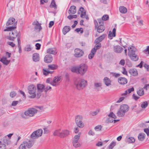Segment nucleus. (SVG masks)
Segmentation results:
<instances>
[{
  "mask_svg": "<svg viewBox=\"0 0 149 149\" xmlns=\"http://www.w3.org/2000/svg\"><path fill=\"white\" fill-rule=\"evenodd\" d=\"M118 82L121 84H125L127 83V80L125 77H120L118 79Z\"/></svg>",
  "mask_w": 149,
  "mask_h": 149,
  "instance_id": "20",
  "label": "nucleus"
},
{
  "mask_svg": "<svg viewBox=\"0 0 149 149\" xmlns=\"http://www.w3.org/2000/svg\"><path fill=\"white\" fill-rule=\"evenodd\" d=\"M76 88L79 90L84 89L87 85V81L83 79H81L75 83Z\"/></svg>",
  "mask_w": 149,
  "mask_h": 149,
  "instance_id": "3",
  "label": "nucleus"
},
{
  "mask_svg": "<svg viewBox=\"0 0 149 149\" xmlns=\"http://www.w3.org/2000/svg\"><path fill=\"white\" fill-rule=\"evenodd\" d=\"M101 19H102L103 21H107L109 20V17L108 15H104L102 17Z\"/></svg>",
  "mask_w": 149,
  "mask_h": 149,
  "instance_id": "42",
  "label": "nucleus"
},
{
  "mask_svg": "<svg viewBox=\"0 0 149 149\" xmlns=\"http://www.w3.org/2000/svg\"><path fill=\"white\" fill-rule=\"evenodd\" d=\"M42 92L39 91H37L36 97L38 99L42 95Z\"/></svg>",
  "mask_w": 149,
  "mask_h": 149,
  "instance_id": "47",
  "label": "nucleus"
},
{
  "mask_svg": "<svg viewBox=\"0 0 149 149\" xmlns=\"http://www.w3.org/2000/svg\"><path fill=\"white\" fill-rule=\"evenodd\" d=\"M131 59L134 61H137L139 59V57L138 56L135 54H133V55L129 56Z\"/></svg>",
  "mask_w": 149,
  "mask_h": 149,
  "instance_id": "32",
  "label": "nucleus"
},
{
  "mask_svg": "<svg viewBox=\"0 0 149 149\" xmlns=\"http://www.w3.org/2000/svg\"><path fill=\"white\" fill-rule=\"evenodd\" d=\"M145 136V134L144 133H141L139 134L138 138L139 141H142L144 139Z\"/></svg>",
  "mask_w": 149,
  "mask_h": 149,
  "instance_id": "26",
  "label": "nucleus"
},
{
  "mask_svg": "<svg viewBox=\"0 0 149 149\" xmlns=\"http://www.w3.org/2000/svg\"><path fill=\"white\" fill-rule=\"evenodd\" d=\"M25 50L26 51H30L31 50V48L30 45H28L26 46V47L25 48Z\"/></svg>",
  "mask_w": 149,
  "mask_h": 149,
  "instance_id": "49",
  "label": "nucleus"
},
{
  "mask_svg": "<svg viewBox=\"0 0 149 149\" xmlns=\"http://www.w3.org/2000/svg\"><path fill=\"white\" fill-rule=\"evenodd\" d=\"M15 29H6L4 30V31H10L9 35L10 36H13V37H17L18 34V33L17 31L15 30Z\"/></svg>",
  "mask_w": 149,
  "mask_h": 149,
  "instance_id": "12",
  "label": "nucleus"
},
{
  "mask_svg": "<svg viewBox=\"0 0 149 149\" xmlns=\"http://www.w3.org/2000/svg\"><path fill=\"white\" fill-rule=\"evenodd\" d=\"M53 79L52 78H47L46 81V82L47 83H49L52 85L53 86H55V85L53 83Z\"/></svg>",
  "mask_w": 149,
  "mask_h": 149,
  "instance_id": "41",
  "label": "nucleus"
},
{
  "mask_svg": "<svg viewBox=\"0 0 149 149\" xmlns=\"http://www.w3.org/2000/svg\"><path fill=\"white\" fill-rule=\"evenodd\" d=\"M102 126L100 125H98L95 127L94 129L95 130H101Z\"/></svg>",
  "mask_w": 149,
  "mask_h": 149,
  "instance_id": "54",
  "label": "nucleus"
},
{
  "mask_svg": "<svg viewBox=\"0 0 149 149\" xmlns=\"http://www.w3.org/2000/svg\"><path fill=\"white\" fill-rule=\"evenodd\" d=\"M102 86L101 83H94V88L97 91H98L100 90L99 88Z\"/></svg>",
  "mask_w": 149,
  "mask_h": 149,
  "instance_id": "37",
  "label": "nucleus"
},
{
  "mask_svg": "<svg viewBox=\"0 0 149 149\" xmlns=\"http://www.w3.org/2000/svg\"><path fill=\"white\" fill-rule=\"evenodd\" d=\"M79 11L81 13L80 15L81 17L83 18V17L86 15V10L84 9L83 7H81L79 8Z\"/></svg>",
  "mask_w": 149,
  "mask_h": 149,
  "instance_id": "33",
  "label": "nucleus"
},
{
  "mask_svg": "<svg viewBox=\"0 0 149 149\" xmlns=\"http://www.w3.org/2000/svg\"><path fill=\"white\" fill-rule=\"evenodd\" d=\"M33 61L35 62H37L39 61L40 57L39 54L37 53L34 54L33 55Z\"/></svg>",
  "mask_w": 149,
  "mask_h": 149,
  "instance_id": "28",
  "label": "nucleus"
},
{
  "mask_svg": "<svg viewBox=\"0 0 149 149\" xmlns=\"http://www.w3.org/2000/svg\"><path fill=\"white\" fill-rule=\"evenodd\" d=\"M51 88V87L50 86H46L45 88V92L46 93L47 92L48 90Z\"/></svg>",
  "mask_w": 149,
  "mask_h": 149,
  "instance_id": "63",
  "label": "nucleus"
},
{
  "mask_svg": "<svg viewBox=\"0 0 149 149\" xmlns=\"http://www.w3.org/2000/svg\"><path fill=\"white\" fill-rule=\"evenodd\" d=\"M6 146L4 143H2L0 145V149H6Z\"/></svg>",
  "mask_w": 149,
  "mask_h": 149,
  "instance_id": "55",
  "label": "nucleus"
},
{
  "mask_svg": "<svg viewBox=\"0 0 149 149\" xmlns=\"http://www.w3.org/2000/svg\"><path fill=\"white\" fill-rule=\"evenodd\" d=\"M113 118L109 117L107 120V121L110 123H112L113 121Z\"/></svg>",
  "mask_w": 149,
  "mask_h": 149,
  "instance_id": "60",
  "label": "nucleus"
},
{
  "mask_svg": "<svg viewBox=\"0 0 149 149\" xmlns=\"http://www.w3.org/2000/svg\"><path fill=\"white\" fill-rule=\"evenodd\" d=\"M143 52L146 54H149V46H147V48L143 51Z\"/></svg>",
  "mask_w": 149,
  "mask_h": 149,
  "instance_id": "51",
  "label": "nucleus"
},
{
  "mask_svg": "<svg viewBox=\"0 0 149 149\" xmlns=\"http://www.w3.org/2000/svg\"><path fill=\"white\" fill-rule=\"evenodd\" d=\"M28 89L29 94L32 95L30 96L29 97L30 98H35L36 96V87L33 85L31 84L28 86Z\"/></svg>",
  "mask_w": 149,
  "mask_h": 149,
  "instance_id": "5",
  "label": "nucleus"
},
{
  "mask_svg": "<svg viewBox=\"0 0 149 149\" xmlns=\"http://www.w3.org/2000/svg\"><path fill=\"white\" fill-rule=\"evenodd\" d=\"M77 17V15H70L67 17V18L70 20H71L73 18H76Z\"/></svg>",
  "mask_w": 149,
  "mask_h": 149,
  "instance_id": "46",
  "label": "nucleus"
},
{
  "mask_svg": "<svg viewBox=\"0 0 149 149\" xmlns=\"http://www.w3.org/2000/svg\"><path fill=\"white\" fill-rule=\"evenodd\" d=\"M82 29H76L75 31L78 33H79V31H80V33H82L83 32V30H81Z\"/></svg>",
  "mask_w": 149,
  "mask_h": 149,
  "instance_id": "62",
  "label": "nucleus"
},
{
  "mask_svg": "<svg viewBox=\"0 0 149 149\" xmlns=\"http://www.w3.org/2000/svg\"><path fill=\"white\" fill-rule=\"evenodd\" d=\"M96 52V49L93 48L91 50V53L88 55V57L90 59H92L94 57V55Z\"/></svg>",
  "mask_w": 149,
  "mask_h": 149,
  "instance_id": "25",
  "label": "nucleus"
},
{
  "mask_svg": "<svg viewBox=\"0 0 149 149\" xmlns=\"http://www.w3.org/2000/svg\"><path fill=\"white\" fill-rule=\"evenodd\" d=\"M53 60L52 56L49 54L46 55L44 58V61L45 63H49L52 62Z\"/></svg>",
  "mask_w": 149,
  "mask_h": 149,
  "instance_id": "14",
  "label": "nucleus"
},
{
  "mask_svg": "<svg viewBox=\"0 0 149 149\" xmlns=\"http://www.w3.org/2000/svg\"><path fill=\"white\" fill-rule=\"evenodd\" d=\"M125 113L123 112V111L121 110L120 108L117 113V116L119 117H123L125 115Z\"/></svg>",
  "mask_w": 149,
  "mask_h": 149,
  "instance_id": "31",
  "label": "nucleus"
},
{
  "mask_svg": "<svg viewBox=\"0 0 149 149\" xmlns=\"http://www.w3.org/2000/svg\"><path fill=\"white\" fill-rule=\"evenodd\" d=\"M116 145V143L112 142L109 145V148L110 149H112Z\"/></svg>",
  "mask_w": 149,
  "mask_h": 149,
  "instance_id": "50",
  "label": "nucleus"
},
{
  "mask_svg": "<svg viewBox=\"0 0 149 149\" xmlns=\"http://www.w3.org/2000/svg\"><path fill=\"white\" fill-rule=\"evenodd\" d=\"M137 93L140 96H142L144 95V91L143 88H140L137 91Z\"/></svg>",
  "mask_w": 149,
  "mask_h": 149,
  "instance_id": "38",
  "label": "nucleus"
},
{
  "mask_svg": "<svg viewBox=\"0 0 149 149\" xmlns=\"http://www.w3.org/2000/svg\"><path fill=\"white\" fill-rule=\"evenodd\" d=\"M94 22L95 26V28H101L104 26V21L101 19H98L96 20H94Z\"/></svg>",
  "mask_w": 149,
  "mask_h": 149,
  "instance_id": "11",
  "label": "nucleus"
},
{
  "mask_svg": "<svg viewBox=\"0 0 149 149\" xmlns=\"http://www.w3.org/2000/svg\"><path fill=\"white\" fill-rule=\"evenodd\" d=\"M17 24V22H15V18H10L6 22V28H16Z\"/></svg>",
  "mask_w": 149,
  "mask_h": 149,
  "instance_id": "6",
  "label": "nucleus"
},
{
  "mask_svg": "<svg viewBox=\"0 0 149 149\" xmlns=\"http://www.w3.org/2000/svg\"><path fill=\"white\" fill-rule=\"evenodd\" d=\"M116 36V29H113L112 31H109L108 34L109 38L110 39H112L113 37H115Z\"/></svg>",
  "mask_w": 149,
  "mask_h": 149,
  "instance_id": "17",
  "label": "nucleus"
},
{
  "mask_svg": "<svg viewBox=\"0 0 149 149\" xmlns=\"http://www.w3.org/2000/svg\"><path fill=\"white\" fill-rule=\"evenodd\" d=\"M69 131L67 130H63L61 131L60 129L56 130L53 133L55 136H58L61 138H63L69 134Z\"/></svg>",
  "mask_w": 149,
  "mask_h": 149,
  "instance_id": "4",
  "label": "nucleus"
},
{
  "mask_svg": "<svg viewBox=\"0 0 149 149\" xmlns=\"http://www.w3.org/2000/svg\"><path fill=\"white\" fill-rule=\"evenodd\" d=\"M131 75L133 76H136L138 74L137 70L134 69H132L129 70L128 72Z\"/></svg>",
  "mask_w": 149,
  "mask_h": 149,
  "instance_id": "24",
  "label": "nucleus"
},
{
  "mask_svg": "<svg viewBox=\"0 0 149 149\" xmlns=\"http://www.w3.org/2000/svg\"><path fill=\"white\" fill-rule=\"evenodd\" d=\"M88 66L84 64H81L79 67V73L83 75L87 71Z\"/></svg>",
  "mask_w": 149,
  "mask_h": 149,
  "instance_id": "10",
  "label": "nucleus"
},
{
  "mask_svg": "<svg viewBox=\"0 0 149 149\" xmlns=\"http://www.w3.org/2000/svg\"><path fill=\"white\" fill-rule=\"evenodd\" d=\"M18 101H13V102L11 105L13 106H16L18 103Z\"/></svg>",
  "mask_w": 149,
  "mask_h": 149,
  "instance_id": "64",
  "label": "nucleus"
},
{
  "mask_svg": "<svg viewBox=\"0 0 149 149\" xmlns=\"http://www.w3.org/2000/svg\"><path fill=\"white\" fill-rule=\"evenodd\" d=\"M120 108L123 111V112L125 113L129 110V107L127 105L123 104L120 106Z\"/></svg>",
  "mask_w": 149,
  "mask_h": 149,
  "instance_id": "21",
  "label": "nucleus"
},
{
  "mask_svg": "<svg viewBox=\"0 0 149 149\" xmlns=\"http://www.w3.org/2000/svg\"><path fill=\"white\" fill-rule=\"evenodd\" d=\"M42 130L41 129H38L34 132L31 135V138L33 139H36L40 137L42 135Z\"/></svg>",
  "mask_w": 149,
  "mask_h": 149,
  "instance_id": "8",
  "label": "nucleus"
},
{
  "mask_svg": "<svg viewBox=\"0 0 149 149\" xmlns=\"http://www.w3.org/2000/svg\"><path fill=\"white\" fill-rule=\"evenodd\" d=\"M108 116L109 117H111L114 119H116L117 118L116 116L112 112H111L108 115Z\"/></svg>",
  "mask_w": 149,
  "mask_h": 149,
  "instance_id": "44",
  "label": "nucleus"
},
{
  "mask_svg": "<svg viewBox=\"0 0 149 149\" xmlns=\"http://www.w3.org/2000/svg\"><path fill=\"white\" fill-rule=\"evenodd\" d=\"M34 143L33 140L24 141L20 145L18 149H26V148H30L33 146Z\"/></svg>",
  "mask_w": 149,
  "mask_h": 149,
  "instance_id": "2",
  "label": "nucleus"
},
{
  "mask_svg": "<svg viewBox=\"0 0 149 149\" xmlns=\"http://www.w3.org/2000/svg\"><path fill=\"white\" fill-rule=\"evenodd\" d=\"M57 68L58 66L56 65L52 64L48 65V69L49 70H55Z\"/></svg>",
  "mask_w": 149,
  "mask_h": 149,
  "instance_id": "34",
  "label": "nucleus"
},
{
  "mask_svg": "<svg viewBox=\"0 0 149 149\" xmlns=\"http://www.w3.org/2000/svg\"><path fill=\"white\" fill-rule=\"evenodd\" d=\"M82 117L81 116L77 115L75 117V121L77 126L81 128H82L84 127V124L82 122Z\"/></svg>",
  "mask_w": 149,
  "mask_h": 149,
  "instance_id": "7",
  "label": "nucleus"
},
{
  "mask_svg": "<svg viewBox=\"0 0 149 149\" xmlns=\"http://www.w3.org/2000/svg\"><path fill=\"white\" fill-rule=\"evenodd\" d=\"M38 112V110L34 108H31L25 111L24 113L21 115L22 117L24 118H26L28 116L32 117Z\"/></svg>",
  "mask_w": 149,
  "mask_h": 149,
  "instance_id": "1",
  "label": "nucleus"
},
{
  "mask_svg": "<svg viewBox=\"0 0 149 149\" xmlns=\"http://www.w3.org/2000/svg\"><path fill=\"white\" fill-rule=\"evenodd\" d=\"M0 61L5 65H8L10 62V60H8L7 58L5 56L2 57L0 59Z\"/></svg>",
  "mask_w": 149,
  "mask_h": 149,
  "instance_id": "18",
  "label": "nucleus"
},
{
  "mask_svg": "<svg viewBox=\"0 0 149 149\" xmlns=\"http://www.w3.org/2000/svg\"><path fill=\"white\" fill-rule=\"evenodd\" d=\"M70 29H63L62 31L63 34L65 35L70 30Z\"/></svg>",
  "mask_w": 149,
  "mask_h": 149,
  "instance_id": "48",
  "label": "nucleus"
},
{
  "mask_svg": "<svg viewBox=\"0 0 149 149\" xmlns=\"http://www.w3.org/2000/svg\"><path fill=\"white\" fill-rule=\"evenodd\" d=\"M47 53L52 54H55L56 52V49L54 48H50L47 50Z\"/></svg>",
  "mask_w": 149,
  "mask_h": 149,
  "instance_id": "27",
  "label": "nucleus"
},
{
  "mask_svg": "<svg viewBox=\"0 0 149 149\" xmlns=\"http://www.w3.org/2000/svg\"><path fill=\"white\" fill-rule=\"evenodd\" d=\"M61 79V77H54V79H53V83L54 84H55L56 86L57 85V83Z\"/></svg>",
  "mask_w": 149,
  "mask_h": 149,
  "instance_id": "30",
  "label": "nucleus"
},
{
  "mask_svg": "<svg viewBox=\"0 0 149 149\" xmlns=\"http://www.w3.org/2000/svg\"><path fill=\"white\" fill-rule=\"evenodd\" d=\"M49 70L48 69L47 70L43 68L42 69V72L43 74L45 76H47L49 74H52V73L53 72L49 71Z\"/></svg>",
  "mask_w": 149,
  "mask_h": 149,
  "instance_id": "35",
  "label": "nucleus"
},
{
  "mask_svg": "<svg viewBox=\"0 0 149 149\" xmlns=\"http://www.w3.org/2000/svg\"><path fill=\"white\" fill-rule=\"evenodd\" d=\"M41 45L39 43H37L36 44V49L37 50H39L40 48Z\"/></svg>",
  "mask_w": 149,
  "mask_h": 149,
  "instance_id": "57",
  "label": "nucleus"
},
{
  "mask_svg": "<svg viewBox=\"0 0 149 149\" xmlns=\"http://www.w3.org/2000/svg\"><path fill=\"white\" fill-rule=\"evenodd\" d=\"M50 6L51 8H54V9L56 8V5L54 0H52L50 5Z\"/></svg>",
  "mask_w": 149,
  "mask_h": 149,
  "instance_id": "43",
  "label": "nucleus"
},
{
  "mask_svg": "<svg viewBox=\"0 0 149 149\" xmlns=\"http://www.w3.org/2000/svg\"><path fill=\"white\" fill-rule=\"evenodd\" d=\"M139 98V97L136 96L134 94L132 95V98L136 101L138 100Z\"/></svg>",
  "mask_w": 149,
  "mask_h": 149,
  "instance_id": "61",
  "label": "nucleus"
},
{
  "mask_svg": "<svg viewBox=\"0 0 149 149\" xmlns=\"http://www.w3.org/2000/svg\"><path fill=\"white\" fill-rule=\"evenodd\" d=\"M128 49V56L133 55L135 54L136 50V48L133 46L129 47Z\"/></svg>",
  "mask_w": 149,
  "mask_h": 149,
  "instance_id": "16",
  "label": "nucleus"
},
{
  "mask_svg": "<svg viewBox=\"0 0 149 149\" xmlns=\"http://www.w3.org/2000/svg\"><path fill=\"white\" fill-rule=\"evenodd\" d=\"M81 134V132H79L78 135H75L74 137L72 144L73 146L75 148H77L81 146L80 144L78 141L79 139Z\"/></svg>",
  "mask_w": 149,
  "mask_h": 149,
  "instance_id": "9",
  "label": "nucleus"
},
{
  "mask_svg": "<svg viewBox=\"0 0 149 149\" xmlns=\"http://www.w3.org/2000/svg\"><path fill=\"white\" fill-rule=\"evenodd\" d=\"M113 47L114 51L117 53H121L123 49L122 47L119 45L113 46Z\"/></svg>",
  "mask_w": 149,
  "mask_h": 149,
  "instance_id": "15",
  "label": "nucleus"
},
{
  "mask_svg": "<svg viewBox=\"0 0 149 149\" xmlns=\"http://www.w3.org/2000/svg\"><path fill=\"white\" fill-rule=\"evenodd\" d=\"M76 12V7L74 6H71L69 10L68 13L70 15H72L74 14Z\"/></svg>",
  "mask_w": 149,
  "mask_h": 149,
  "instance_id": "19",
  "label": "nucleus"
},
{
  "mask_svg": "<svg viewBox=\"0 0 149 149\" xmlns=\"http://www.w3.org/2000/svg\"><path fill=\"white\" fill-rule=\"evenodd\" d=\"M45 86L41 84H38L37 85V91L42 92L45 90Z\"/></svg>",
  "mask_w": 149,
  "mask_h": 149,
  "instance_id": "23",
  "label": "nucleus"
},
{
  "mask_svg": "<svg viewBox=\"0 0 149 149\" xmlns=\"http://www.w3.org/2000/svg\"><path fill=\"white\" fill-rule=\"evenodd\" d=\"M105 37V34H103L100 36L99 37L97 38L101 42L102 40H103Z\"/></svg>",
  "mask_w": 149,
  "mask_h": 149,
  "instance_id": "53",
  "label": "nucleus"
},
{
  "mask_svg": "<svg viewBox=\"0 0 149 149\" xmlns=\"http://www.w3.org/2000/svg\"><path fill=\"white\" fill-rule=\"evenodd\" d=\"M103 82L107 86H109L111 85V81L110 79L107 77H106L104 78Z\"/></svg>",
  "mask_w": 149,
  "mask_h": 149,
  "instance_id": "22",
  "label": "nucleus"
},
{
  "mask_svg": "<svg viewBox=\"0 0 149 149\" xmlns=\"http://www.w3.org/2000/svg\"><path fill=\"white\" fill-rule=\"evenodd\" d=\"M111 74H112L113 76L115 77H119L120 76V74H119L116 73L112 72Z\"/></svg>",
  "mask_w": 149,
  "mask_h": 149,
  "instance_id": "58",
  "label": "nucleus"
},
{
  "mask_svg": "<svg viewBox=\"0 0 149 149\" xmlns=\"http://www.w3.org/2000/svg\"><path fill=\"white\" fill-rule=\"evenodd\" d=\"M71 71L73 72L79 73V67H74L71 68Z\"/></svg>",
  "mask_w": 149,
  "mask_h": 149,
  "instance_id": "40",
  "label": "nucleus"
},
{
  "mask_svg": "<svg viewBox=\"0 0 149 149\" xmlns=\"http://www.w3.org/2000/svg\"><path fill=\"white\" fill-rule=\"evenodd\" d=\"M74 56L77 58L81 57L84 54L83 51L82 50L78 48L74 49Z\"/></svg>",
  "mask_w": 149,
  "mask_h": 149,
  "instance_id": "13",
  "label": "nucleus"
},
{
  "mask_svg": "<svg viewBox=\"0 0 149 149\" xmlns=\"http://www.w3.org/2000/svg\"><path fill=\"white\" fill-rule=\"evenodd\" d=\"M7 44L8 45L11 46L12 47H13L15 46V44L13 42H7Z\"/></svg>",
  "mask_w": 149,
  "mask_h": 149,
  "instance_id": "59",
  "label": "nucleus"
},
{
  "mask_svg": "<svg viewBox=\"0 0 149 149\" xmlns=\"http://www.w3.org/2000/svg\"><path fill=\"white\" fill-rule=\"evenodd\" d=\"M17 94L14 91H12L10 93V96L11 97H13Z\"/></svg>",
  "mask_w": 149,
  "mask_h": 149,
  "instance_id": "52",
  "label": "nucleus"
},
{
  "mask_svg": "<svg viewBox=\"0 0 149 149\" xmlns=\"http://www.w3.org/2000/svg\"><path fill=\"white\" fill-rule=\"evenodd\" d=\"M17 46H21V40L19 36L17 38Z\"/></svg>",
  "mask_w": 149,
  "mask_h": 149,
  "instance_id": "56",
  "label": "nucleus"
},
{
  "mask_svg": "<svg viewBox=\"0 0 149 149\" xmlns=\"http://www.w3.org/2000/svg\"><path fill=\"white\" fill-rule=\"evenodd\" d=\"M148 105V103L147 102H143L141 104V107L143 108H146Z\"/></svg>",
  "mask_w": 149,
  "mask_h": 149,
  "instance_id": "45",
  "label": "nucleus"
},
{
  "mask_svg": "<svg viewBox=\"0 0 149 149\" xmlns=\"http://www.w3.org/2000/svg\"><path fill=\"white\" fill-rule=\"evenodd\" d=\"M135 141V139L133 137H129L127 139L126 142L129 143H134Z\"/></svg>",
  "mask_w": 149,
  "mask_h": 149,
  "instance_id": "39",
  "label": "nucleus"
},
{
  "mask_svg": "<svg viewBox=\"0 0 149 149\" xmlns=\"http://www.w3.org/2000/svg\"><path fill=\"white\" fill-rule=\"evenodd\" d=\"M120 12L122 13H125L127 12V9L124 6H120L119 7Z\"/></svg>",
  "mask_w": 149,
  "mask_h": 149,
  "instance_id": "36",
  "label": "nucleus"
},
{
  "mask_svg": "<svg viewBox=\"0 0 149 149\" xmlns=\"http://www.w3.org/2000/svg\"><path fill=\"white\" fill-rule=\"evenodd\" d=\"M32 25L34 26L35 28H42L41 26V24L37 20L34 21L33 22Z\"/></svg>",
  "mask_w": 149,
  "mask_h": 149,
  "instance_id": "29",
  "label": "nucleus"
}]
</instances>
